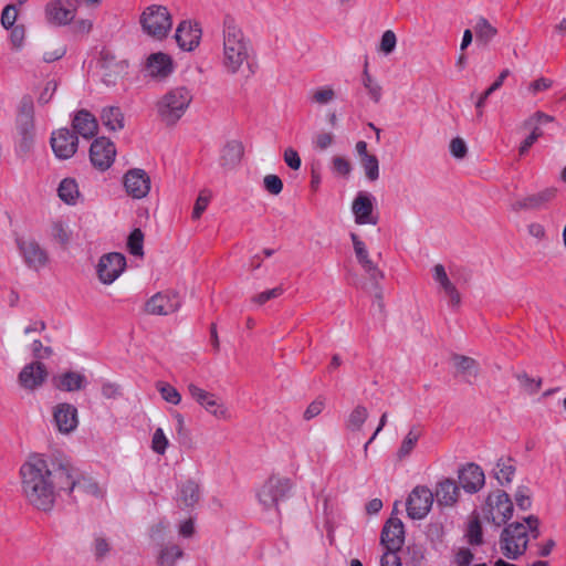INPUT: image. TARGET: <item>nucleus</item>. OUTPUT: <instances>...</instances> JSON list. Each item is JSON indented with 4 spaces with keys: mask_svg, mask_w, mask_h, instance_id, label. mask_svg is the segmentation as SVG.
Instances as JSON below:
<instances>
[{
    "mask_svg": "<svg viewBox=\"0 0 566 566\" xmlns=\"http://www.w3.org/2000/svg\"><path fill=\"white\" fill-rule=\"evenodd\" d=\"M21 489L29 504L50 511L55 503V484L52 470L43 454H31L20 468Z\"/></svg>",
    "mask_w": 566,
    "mask_h": 566,
    "instance_id": "1",
    "label": "nucleus"
},
{
    "mask_svg": "<svg viewBox=\"0 0 566 566\" xmlns=\"http://www.w3.org/2000/svg\"><path fill=\"white\" fill-rule=\"evenodd\" d=\"M253 56V45L241 25L232 15H226L222 21V53L221 66L229 75H235L249 65Z\"/></svg>",
    "mask_w": 566,
    "mask_h": 566,
    "instance_id": "2",
    "label": "nucleus"
},
{
    "mask_svg": "<svg viewBox=\"0 0 566 566\" xmlns=\"http://www.w3.org/2000/svg\"><path fill=\"white\" fill-rule=\"evenodd\" d=\"M539 520L535 515H530L523 522H514L504 527L500 537V548L507 558L515 560L522 556L527 548L530 536L537 538L539 536Z\"/></svg>",
    "mask_w": 566,
    "mask_h": 566,
    "instance_id": "3",
    "label": "nucleus"
},
{
    "mask_svg": "<svg viewBox=\"0 0 566 566\" xmlns=\"http://www.w3.org/2000/svg\"><path fill=\"white\" fill-rule=\"evenodd\" d=\"M142 32L155 41L167 39L172 28V15L163 4L145 7L138 19Z\"/></svg>",
    "mask_w": 566,
    "mask_h": 566,
    "instance_id": "4",
    "label": "nucleus"
},
{
    "mask_svg": "<svg viewBox=\"0 0 566 566\" xmlns=\"http://www.w3.org/2000/svg\"><path fill=\"white\" fill-rule=\"evenodd\" d=\"M191 101L192 95L187 87L171 88L156 103L157 114L166 125H175L185 115Z\"/></svg>",
    "mask_w": 566,
    "mask_h": 566,
    "instance_id": "5",
    "label": "nucleus"
},
{
    "mask_svg": "<svg viewBox=\"0 0 566 566\" xmlns=\"http://www.w3.org/2000/svg\"><path fill=\"white\" fill-rule=\"evenodd\" d=\"M15 243L24 264L30 270L40 272L50 264L48 250L34 238L20 237L15 239Z\"/></svg>",
    "mask_w": 566,
    "mask_h": 566,
    "instance_id": "6",
    "label": "nucleus"
},
{
    "mask_svg": "<svg viewBox=\"0 0 566 566\" xmlns=\"http://www.w3.org/2000/svg\"><path fill=\"white\" fill-rule=\"evenodd\" d=\"M484 517L496 526L505 524L513 514V503L502 490L491 492L482 509Z\"/></svg>",
    "mask_w": 566,
    "mask_h": 566,
    "instance_id": "7",
    "label": "nucleus"
},
{
    "mask_svg": "<svg viewBox=\"0 0 566 566\" xmlns=\"http://www.w3.org/2000/svg\"><path fill=\"white\" fill-rule=\"evenodd\" d=\"M15 124L21 136L19 149L27 153L30 150L34 133V104L31 96L25 95L21 98Z\"/></svg>",
    "mask_w": 566,
    "mask_h": 566,
    "instance_id": "8",
    "label": "nucleus"
},
{
    "mask_svg": "<svg viewBox=\"0 0 566 566\" xmlns=\"http://www.w3.org/2000/svg\"><path fill=\"white\" fill-rule=\"evenodd\" d=\"M82 0H50L44 7L48 23L55 27H65L76 17Z\"/></svg>",
    "mask_w": 566,
    "mask_h": 566,
    "instance_id": "9",
    "label": "nucleus"
},
{
    "mask_svg": "<svg viewBox=\"0 0 566 566\" xmlns=\"http://www.w3.org/2000/svg\"><path fill=\"white\" fill-rule=\"evenodd\" d=\"M290 489L289 479L271 476L260 489L258 497L265 510L275 509L287 496Z\"/></svg>",
    "mask_w": 566,
    "mask_h": 566,
    "instance_id": "10",
    "label": "nucleus"
},
{
    "mask_svg": "<svg viewBox=\"0 0 566 566\" xmlns=\"http://www.w3.org/2000/svg\"><path fill=\"white\" fill-rule=\"evenodd\" d=\"M433 503V492L423 485L416 486L407 499V514L412 520H421L428 515Z\"/></svg>",
    "mask_w": 566,
    "mask_h": 566,
    "instance_id": "11",
    "label": "nucleus"
},
{
    "mask_svg": "<svg viewBox=\"0 0 566 566\" xmlns=\"http://www.w3.org/2000/svg\"><path fill=\"white\" fill-rule=\"evenodd\" d=\"M188 391L191 398L213 417L222 420H228L230 418L228 408L216 397V395L198 387L195 384L188 385Z\"/></svg>",
    "mask_w": 566,
    "mask_h": 566,
    "instance_id": "12",
    "label": "nucleus"
},
{
    "mask_svg": "<svg viewBox=\"0 0 566 566\" xmlns=\"http://www.w3.org/2000/svg\"><path fill=\"white\" fill-rule=\"evenodd\" d=\"M126 259L123 254L113 252L103 255L97 264V274L101 282L112 284L125 270Z\"/></svg>",
    "mask_w": 566,
    "mask_h": 566,
    "instance_id": "13",
    "label": "nucleus"
},
{
    "mask_svg": "<svg viewBox=\"0 0 566 566\" xmlns=\"http://www.w3.org/2000/svg\"><path fill=\"white\" fill-rule=\"evenodd\" d=\"M115 145L107 138H96L90 148V159L92 165L104 171L111 167L115 159Z\"/></svg>",
    "mask_w": 566,
    "mask_h": 566,
    "instance_id": "14",
    "label": "nucleus"
},
{
    "mask_svg": "<svg viewBox=\"0 0 566 566\" xmlns=\"http://www.w3.org/2000/svg\"><path fill=\"white\" fill-rule=\"evenodd\" d=\"M102 81L106 86H114L127 74L128 62L116 60L109 52L101 53Z\"/></svg>",
    "mask_w": 566,
    "mask_h": 566,
    "instance_id": "15",
    "label": "nucleus"
},
{
    "mask_svg": "<svg viewBox=\"0 0 566 566\" xmlns=\"http://www.w3.org/2000/svg\"><path fill=\"white\" fill-rule=\"evenodd\" d=\"M77 136L67 128H61L52 133L51 147L55 156L60 159H69L77 150Z\"/></svg>",
    "mask_w": 566,
    "mask_h": 566,
    "instance_id": "16",
    "label": "nucleus"
},
{
    "mask_svg": "<svg viewBox=\"0 0 566 566\" xmlns=\"http://www.w3.org/2000/svg\"><path fill=\"white\" fill-rule=\"evenodd\" d=\"M144 71L151 78L165 80L174 72V61L167 53H151L145 61Z\"/></svg>",
    "mask_w": 566,
    "mask_h": 566,
    "instance_id": "17",
    "label": "nucleus"
},
{
    "mask_svg": "<svg viewBox=\"0 0 566 566\" xmlns=\"http://www.w3.org/2000/svg\"><path fill=\"white\" fill-rule=\"evenodd\" d=\"M380 541L387 549L385 554H396L405 541L402 522L399 518H389L381 531Z\"/></svg>",
    "mask_w": 566,
    "mask_h": 566,
    "instance_id": "18",
    "label": "nucleus"
},
{
    "mask_svg": "<svg viewBox=\"0 0 566 566\" xmlns=\"http://www.w3.org/2000/svg\"><path fill=\"white\" fill-rule=\"evenodd\" d=\"M201 34V28L197 22L184 20L176 29L175 39L181 50L192 51L199 45Z\"/></svg>",
    "mask_w": 566,
    "mask_h": 566,
    "instance_id": "19",
    "label": "nucleus"
},
{
    "mask_svg": "<svg viewBox=\"0 0 566 566\" xmlns=\"http://www.w3.org/2000/svg\"><path fill=\"white\" fill-rule=\"evenodd\" d=\"M181 305L179 295L175 292L157 293L146 303V312L151 315H168Z\"/></svg>",
    "mask_w": 566,
    "mask_h": 566,
    "instance_id": "20",
    "label": "nucleus"
},
{
    "mask_svg": "<svg viewBox=\"0 0 566 566\" xmlns=\"http://www.w3.org/2000/svg\"><path fill=\"white\" fill-rule=\"evenodd\" d=\"M352 211L357 224H377L378 218L374 216V203L371 195L358 192L352 205Z\"/></svg>",
    "mask_w": 566,
    "mask_h": 566,
    "instance_id": "21",
    "label": "nucleus"
},
{
    "mask_svg": "<svg viewBox=\"0 0 566 566\" xmlns=\"http://www.w3.org/2000/svg\"><path fill=\"white\" fill-rule=\"evenodd\" d=\"M53 419L61 433H70L77 428V409L67 402L59 403L54 407Z\"/></svg>",
    "mask_w": 566,
    "mask_h": 566,
    "instance_id": "22",
    "label": "nucleus"
},
{
    "mask_svg": "<svg viewBox=\"0 0 566 566\" xmlns=\"http://www.w3.org/2000/svg\"><path fill=\"white\" fill-rule=\"evenodd\" d=\"M124 186L129 196L142 199L150 190V179L144 170L133 169L125 175Z\"/></svg>",
    "mask_w": 566,
    "mask_h": 566,
    "instance_id": "23",
    "label": "nucleus"
},
{
    "mask_svg": "<svg viewBox=\"0 0 566 566\" xmlns=\"http://www.w3.org/2000/svg\"><path fill=\"white\" fill-rule=\"evenodd\" d=\"M458 478L462 489L468 493H476L485 483L484 472L475 463H468L461 468Z\"/></svg>",
    "mask_w": 566,
    "mask_h": 566,
    "instance_id": "24",
    "label": "nucleus"
},
{
    "mask_svg": "<svg viewBox=\"0 0 566 566\" xmlns=\"http://www.w3.org/2000/svg\"><path fill=\"white\" fill-rule=\"evenodd\" d=\"M48 377V370L41 361H32L25 365L19 374L20 385L28 389L34 390L43 385Z\"/></svg>",
    "mask_w": 566,
    "mask_h": 566,
    "instance_id": "25",
    "label": "nucleus"
},
{
    "mask_svg": "<svg viewBox=\"0 0 566 566\" xmlns=\"http://www.w3.org/2000/svg\"><path fill=\"white\" fill-rule=\"evenodd\" d=\"M78 470L70 463H60L52 470V480L55 484V493L64 491L71 494L75 491Z\"/></svg>",
    "mask_w": 566,
    "mask_h": 566,
    "instance_id": "26",
    "label": "nucleus"
},
{
    "mask_svg": "<svg viewBox=\"0 0 566 566\" xmlns=\"http://www.w3.org/2000/svg\"><path fill=\"white\" fill-rule=\"evenodd\" d=\"M350 239L353 241V247L355 251V255L357 258L358 263L368 274L369 279L375 283H378L381 279H384V273L378 269V266L369 259L368 251L366 249L365 243L358 238L356 233H350Z\"/></svg>",
    "mask_w": 566,
    "mask_h": 566,
    "instance_id": "27",
    "label": "nucleus"
},
{
    "mask_svg": "<svg viewBox=\"0 0 566 566\" xmlns=\"http://www.w3.org/2000/svg\"><path fill=\"white\" fill-rule=\"evenodd\" d=\"M556 195L555 189H545L537 193H533L526 196L524 198L517 199L512 203V210L518 212L521 210H537L544 207L548 201H551Z\"/></svg>",
    "mask_w": 566,
    "mask_h": 566,
    "instance_id": "28",
    "label": "nucleus"
},
{
    "mask_svg": "<svg viewBox=\"0 0 566 566\" xmlns=\"http://www.w3.org/2000/svg\"><path fill=\"white\" fill-rule=\"evenodd\" d=\"M460 495V489L453 479L447 478L437 483L433 499L441 506H452L457 503Z\"/></svg>",
    "mask_w": 566,
    "mask_h": 566,
    "instance_id": "29",
    "label": "nucleus"
},
{
    "mask_svg": "<svg viewBox=\"0 0 566 566\" xmlns=\"http://www.w3.org/2000/svg\"><path fill=\"white\" fill-rule=\"evenodd\" d=\"M53 385L61 391H78L86 387L87 379L84 374L67 370L53 377Z\"/></svg>",
    "mask_w": 566,
    "mask_h": 566,
    "instance_id": "30",
    "label": "nucleus"
},
{
    "mask_svg": "<svg viewBox=\"0 0 566 566\" xmlns=\"http://www.w3.org/2000/svg\"><path fill=\"white\" fill-rule=\"evenodd\" d=\"M72 126L75 133L85 139L94 137L98 128L95 116L85 109H81L75 114Z\"/></svg>",
    "mask_w": 566,
    "mask_h": 566,
    "instance_id": "31",
    "label": "nucleus"
},
{
    "mask_svg": "<svg viewBox=\"0 0 566 566\" xmlns=\"http://www.w3.org/2000/svg\"><path fill=\"white\" fill-rule=\"evenodd\" d=\"M423 427L419 423L412 424L406 436L402 438L400 446L397 449L396 458L399 461L408 459L415 448L417 447L420 438L423 436Z\"/></svg>",
    "mask_w": 566,
    "mask_h": 566,
    "instance_id": "32",
    "label": "nucleus"
},
{
    "mask_svg": "<svg viewBox=\"0 0 566 566\" xmlns=\"http://www.w3.org/2000/svg\"><path fill=\"white\" fill-rule=\"evenodd\" d=\"M433 280L440 285L441 290L450 298V305L457 307L461 303V296L455 285L450 281L442 264L433 266Z\"/></svg>",
    "mask_w": 566,
    "mask_h": 566,
    "instance_id": "33",
    "label": "nucleus"
},
{
    "mask_svg": "<svg viewBox=\"0 0 566 566\" xmlns=\"http://www.w3.org/2000/svg\"><path fill=\"white\" fill-rule=\"evenodd\" d=\"M184 549L174 543L163 545L157 554L158 566H176L177 562L184 557Z\"/></svg>",
    "mask_w": 566,
    "mask_h": 566,
    "instance_id": "34",
    "label": "nucleus"
},
{
    "mask_svg": "<svg viewBox=\"0 0 566 566\" xmlns=\"http://www.w3.org/2000/svg\"><path fill=\"white\" fill-rule=\"evenodd\" d=\"M476 42L488 45L497 34V29L484 17H479L473 25Z\"/></svg>",
    "mask_w": 566,
    "mask_h": 566,
    "instance_id": "35",
    "label": "nucleus"
},
{
    "mask_svg": "<svg viewBox=\"0 0 566 566\" xmlns=\"http://www.w3.org/2000/svg\"><path fill=\"white\" fill-rule=\"evenodd\" d=\"M101 119L109 130H119L124 127V115L119 107L111 106L103 109Z\"/></svg>",
    "mask_w": 566,
    "mask_h": 566,
    "instance_id": "36",
    "label": "nucleus"
},
{
    "mask_svg": "<svg viewBox=\"0 0 566 566\" xmlns=\"http://www.w3.org/2000/svg\"><path fill=\"white\" fill-rule=\"evenodd\" d=\"M200 499V489L197 482L192 480L186 481L179 492V501L186 507H192Z\"/></svg>",
    "mask_w": 566,
    "mask_h": 566,
    "instance_id": "37",
    "label": "nucleus"
},
{
    "mask_svg": "<svg viewBox=\"0 0 566 566\" xmlns=\"http://www.w3.org/2000/svg\"><path fill=\"white\" fill-rule=\"evenodd\" d=\"M57 195L67 205H75L80 196L78 186L72 178L63 179L57 188Z\"/></svg>",
    "mask_w": 566,
    "mask_h": 566,
    "instance_id": "38",
    "label": "nucleus"
},
{
    "mask_svg": "<svg viewBox=\"0 0 566 566\" xmlns=\"http://www.w3.org/2000/svg\"><path fill=\"white\" fill-rule=\"evenodd\" d=\"M243 156V146L237 140L228 143L222 150V165L233 167L238 165Z\"/></svg>",
    "mask_w": 566,
    "mask_h": 566,
    "instance_id": "39",
    "label": "nucleus"
},
{
    "mask_svg": "<svg viewBox=\"0 0 566 566\" xmlns=\"http://www.w3.org/2000/svg\"><path fill=\"white\" fill-rule=\"evenodd\" d=\"M452 361L457 367V370L467 377L475 378L479 374V364L475 359L463 356V355H453Z\"/></svg>",
    "mask_w": 566,
    "mask_h": 566,
    "instance_id": "40",
    "label": "nucleus"
},
{
    "mask_svg": "<svg viewBox=\"0 0 566 566\" xmlns=\"http://www.w3.org/2000/svg\"><path fill=\"white\" fill-rule=\"evenodd\" d=\"M368 63H365V67L363 71L361 82L369 95L370 99L374 103H379L382 96V87L381 85L368 73Z\"/></svg>",
    "mask_w": 566,
    "mask_h": 566,
    "instance_id": "41",
    "label": "nucleus"
},
{
    "mask_svg": "<svg viewBox=\"0 0 566 566\" xmlns=\"http://www.w3.org/2000/svg\"><path fill=\"white\" fill-rule=\"evenodd\" d=\"M369 412L366 407L358 405L349 413L346 420V429L356 432L360 431L364 423L368 419Z\"/></svg>",
    "mask_w": 566,
    "mask_h": 566,
    "instance_id": "42",
    "label": "nucleus"
},
{
    "mask_svg": "<svg viewBox=\"0 0 566 566\" xmlns=\"http://www.w3.org/2000/svg\"><path fill=\"white\" fill-rule=\"evenodd\" d=\"M510 75V70L505 69L503 70L499 77L495 80V82L485 90L480 97L478 98L475 103V108L478 111V118H481L483 116V107L485 105V102L490 95H494V92L499 90L502 85L504 80Z\"/></svg>",
    "mask_w": 566,
    "mask_h": 566,
    "instance_id": "43",
    "label": "nucleus"
},
{
    "mask_svg": "<svg viewBox=\"0 0 566 566\" xmlns=\"http://www.w3.org/2000/svg\"><path fill=\"white\" fill-rule=\"evenodd\" d=\"M51 238L61 245H66L70 242L71 233L64 221L57 219L53 220L50 226Z\"/></svg>",
    "mask_w": 566,
    "mask_h": 566,
    "instance_id": "44",
    "label": "nucleus"
},
{
    "mask_svg": "<svg viewBox=\"0 0 566 566\" xmlns=\"http://www.w3.org/2000/svg\"><path fill=\"white\" fill-rule=\"evenodd\" d=\"M515 473V467L512 464V459H500L496 463L495 478L500 484L510 483Z\"/></svg>",
    "mask_w": 566,
    "mask_h": 566,
    "instance_id": "45",
    "label": "nucleus"
},
{
    "mask_svg": "<svg viewBox=\"0 0 566 566\" xmlns=\"http://www.w3.org/2000/svg\"><path fill=\"white\" fill-rule=\"evenodd\" d=\"M156 389L159 391L161 398L172 405H178L181 401L179 391L168 382L157 381Z\"/></svg>",
    "mask_w": 566,
    "mask_h": 566,
    "instance_id": "46",
    "label": "nucleus"
},
{
    "mask_svg": "<svg viewBox=\"0 0 566 566\" xmlns=\"http://www.w3.org/2000/svg\"><path fill=\"white\" fill-rule=\"evenodd\" d=\"M127 248L130 254L143 256L144 254V233L140 229H134L128 237Z\"/></svg>",
    "mask_w": 566,
    "mask_h": 566,
    "instance_id": "47",
    "label": "nucleus"
},
{
    "mask_svg": "<svg viewBox=\"0 0 566 566\" xmlns=\"http://www.w3.org/2000/svg\"><path fill=\"white\" fill-rule=\"evenodd\" d=\"M465 536L470 545H481L483 543L482 527L476 516L469 522Z\"/></svg>",
    "mask_w": 566,
    "mask_h": 566,
    "instance_id": "48",
    "label": "nucleus"
},
{
    "mask_svg": "<svg viewBox=\"0 0 566 566\" xmlns=\"http://www.w3.org/2000/svg\"><path fill=\"white\" fill-rule=\"evenodd\" d=\"M367 179L375 181L379 178V161L375 155L366 156L360 159Z\"/></svg>",
    "mask_w": 566,
    "mask_h": 566,
    "instance_id": "49",
    "label": "nucleus"
},
{
    "mask_svg": "<svg viewBox=\"0 0 566 566\" xmlns=\"http://www.w3.org/2000/svg\"><path fill=\"white\" fill-rule=\"evenodd\" d=\"M75 490L83 492V493H88V494H92L95 496H99L102 494L97 483L94 480H92L91 478L82 476L80 472L76 478Z\"/></svg>",
    "mask_w": 566,
    "mask_h": 566,
    "instance_id": "50",
    "label": "nucleus"
},
{
    "mask_svg": "<svg viewBox=\"0 0 566 566\" xmlns=\"http://www.w3.org/2000/svg\"><path fill=\"white\" fill-rule=\"evenodd\" d=\"M397 45V36L394 31L387 30L382 33L378 51L385 55L391 54Z\"/></svg>",
    "mask_w": 566,
    "mask_h": 566,
    "instance_id": "51",
    "label": "nucleus"
},
{
    "mask_svg": "<svg viewBox=\"0 0 566 566\" xmlns=\"http://www.w3.org/2000/svg\"><path fill=\"white\" fill-rule=\"evenodd\" d=\"M210 199H211V193L210 191L208 190H201L196 202H195V206H193V210H192V219L193 220H198L200 219V217L202 216V213L205 212V210L207 209L209 202H210Z\"/></svg>",
    "mask_w": 566,
    "mask_h": 566,
    "instance_id": "52",
    "label": "nucleus"
},
{
    "mask_svg": "<svg viewBox=\"0 0 566 566\" xmlns=\"http://www.w3.org/2000/svg\"><path fill=\"white\" fill-rule=\"evenodd\" d=\"M335 98V92L329 86L321 87L314 91L311 95V101L313 103L325 105L332 102Z\"/></svg>",
    "mask_w": 566,
    "mask_h": 566,
    "instance_id": "53",
    "label": "nucleus"
},
{
    "mask_svg": "<svg viewBox=\"0 0 566 566\" xmlns=\"http://www.w3.org/2000/svg\"><path fill=\"white\" fill-rule=\"evenodd\" d=\"M168 439L161 428H157L153 434L151 448L158 454H165Z\"/></svg>",
    "mask_w": 566,
    "mask_h": 566,
    "instance_id": "54",
    "label": "nucleus"
},
{
    "mask_svg": "<svg viewBox=\"0 0 566 566\" xmlns=\"http://www.w3.org/2000/svg\"><path fill=\"white\" fill-rule=\"evenodd\" d=\"M18 17L17 4H8L3 8L1 13V25L9 30L14 27Z\"/></svg>",
    "mask_w": 566,
    "mask_h": 566,
    "instance_id": "55",
    "label": "nucleus"
},
{
    "mask_svg": "<svg viewBox=\"0 0 566 566\" xmlns=\"http://www.w3.org/2000/svg\"><path fill=\"white\" fill-rule=\"evenodd\" d=\"M284 292V289L282 286H276L271 290L261 292L256 295H254L251 301L258 305H263L270 300L280 297Z\"/></svg>",
    "mask_w": 566,
    "mask_h": 566,
    "instance_id": "56",
    "label": "nucleus"
},
{
    "mask_svg": "<svg viewBox=\"0 0 566 566\" xmlns=\"http://www.w3.org/2000/svg\"><path fill=\"white\" fill-rule=\"evenodd\" d=\"M332 169L339 176L348 177L352 172V165L346 158L335 156L332 160Z\"/></svg>",
    "mask_w": 566,
    "mask_h": 566,
    "instance_id": "57",
    "label": "nucleus"
},
{
    "mask_svg": "<svg viewBox=\"0 0 566 566\" xmlns=\"http://www.w3.org/2000/svg\"><path fill=\"white\" fill-rule=\"evenodd\" d=\"M265 190L271 195H279L283 189V182L276 175H266L263 179Z\"/></svg>",
    "mask_w": 566,
    "mask_h": 566,
    "instance_id": "58",
    "label": "nucleus"
},
{
    "mask_svg": "<svg viewBox=\"0 0 566 566\" xmlns=\"http://www.w3.org/2000/svg\"><path fill=\"white\" fill-rule=\"evenodd\" d=\"M57 86H59V84L55 80L46 81L43 90L41 91V93L38 97V103L40 105L48 104L52 99L54 93L56 92Z\"/></svg>",
    "mask_w": 566,
    "mask_h": 566,
    "instance_id": "59",
    "label": "nucleus"
},
{
    "mask_svg": "<svg viewBox=\"0 0 566 566\" xmlns=\"http://www.w3.org/2000/svg\"><path fill=\"white\" fill-rule=\"evenodd\" d=\"M515 502L516 505L523 511H526L531 507L532 501L528 488L523 485L517 488L515 492Z\"/></svg>",
    "mask_w": 566,
    "mask_h": 566,
    "instance_id": "60",
    "label": "nucleus"
},
{
    "mask_svg": "<svg viewBox=\"0 0 566 566\" xmlns=\"http://www.w3.org/2000/svg\"><path fill=\"white\" fill-rule=\"evenodd\" d=\"M93 30L92 19H74L72 21V32L76 35H87Z\"/></svg>",
    "mask_w": 566,
    "mask_h": 566,
    "instance_id": "61",
    "label": "nucleus"
},
{
    "mask_svg": "<svg viewBox=\"0 0 566 566\" xmlns=\"http://www.w3.org/2000/svg\"><path fill=\"white\" fill-rule=\"evenodd\" d=\"M450 153L457 159L464 158L468 153L465 142L460 137L453 138L450 143Z\"/></svg>",
    "mask_w": 566,
    "mask_h": 566,
    "instance_id": "62",
    "label": "nucleus"
},
{
    "mask_svg": "<svg viewBox=\"0 0 566 566\" xmlns=\"http://www.w3.org/2000/svg\"><path fill=\"white\" fill-rule=\"evenodd\" d=\"M111 552V544L104 537H96L94 539V555L97 560L103 559Z\"/></svg>",
    "mask_w": 566,
    "mask_h": 566,
    "instance_id": "63",
    "label": "nucleus"
},
{
    "mask_svg": "<svg viewBox=\"0 0 566 566\" xmlns=\"http://www.w3.org/2000/svg\"><path fill=\"white\" fill-rule=\"evenodd\" d=\"M516 378L520 381L521 386H523L527 391L532 394L536 392L541 388V379L535 380L534 378H531L526 373L517 374Z\"/></svg>",
    "mask_w": 566,
    "mask_h": 566,
    "instance_id": "64",
    "label": "nucleus"
}]
</instances>
